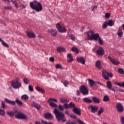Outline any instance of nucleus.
I'll return each mask as SVG.
<instances>
[{"label":"nucleus","mask_w":124,"mask_h":124,"mask_svg":"<svg viewBox=\"0 0 124 124\" xmlns=\"http://www.w3.org/2000/svg\"><path fill=\"white\" fill-rule=\"evenodd\" d=\"M30 7L31 9L35 10L36 12H40L43 10L42 4L40 2H37L36 0H34L33 2H30Z\"/></svg>","instance_id":"f257e3e1"},{"label":"nucleus","mask_w":124,"mask_h":124,"mask_svg":"<svg viewBox=\"0 0 124 124\" xmlns=\"http://www.w3.org/2000/svg\"><path fill=\"white\" fill-rule=\"evenodd\" d=\"M54 113L56 116V119H57L58 121L61 120L63 123L66 121V120H65V117H64V114L60 111L59 109L55 108L54 111Z\"/></svg>","instance_id":"f03ea898"},{"label":"nucleus","mask_w":124,"mask_h":124,"mask_svg":"<svg viewBox=\"0 0 124 124\" xmlns=\"http://www.w3.org/2000/svg\"><path fill=\"white\" fill-rule=\"evenodd\" d=\"M4 101L5 102H6V103H8L9 104H12V105H15L16 103H17V104L19 106L23 105V102L19 100L18 98L16 99V101H12L7 98H5L4 99Z\"/></svg>","instance_id":"7ed1b4c3"},{"label":"nucleus","mask_w":124,"mask_h":124,"mask_svg":"<svg viewBox=\"0 0 124 124\" xmlns=\"http://www.w3.org/2000/svg\"><path fill=\"white\" fill-rule=\"evenodd\" d=\"M11 84L14 89H20L22 87V84L19 82L17 79L12 80Z\"/></svg>","instance_id":"20e7f679"},{"label":"nucleus","mask_w":124,"mask_h":124,"mask_svg":"<svg viewBox=\"0 0 124 124\" xmlns=\"http://www.w3.org/2000/svg\"><path fill=\"white\" fill-rule=\"evenodd\" d=\"M15 113L17 114V115H16V119H22L23 120L28 119V117L24 113L20 112L19 110H16Z\"/></svg>","instance_id":"39448f33"},{"label":"nucleus","mask_w":124,"mask_h":124,"mask_svg":"<svg viewBox=\"0 0 124 124\" xmlns=\"http://www.w3.org/2000/svg\"><path fill=\"white\" fill-rule=\"evenodd\" d=\"M56 27L60 32H66V28H65V27H64V26H63L61 23H58L56 24Z\"/></svg>","instance_id":"423d86ee"},{"label":"nucleus","mask_w":124,"mask_h":124,"mask_svg":"<svg viewBox=\"0 0 124 124\" xmlns=\"http://www.w3.org/2000/svg\"><path fill=\"white\" fill-rule=\"evenodd\" d=\"M79 89L81 93H82L83 95H87L89 94V89L86 86L82 85Z\"/></svg>","instance_id":"0eeeda50"},{"label":"nucleus","mask_w":124,"mask_h":124,"mask_svg":"<svg viewBox=\"0 0 124 124\" xmlns=\"http://www.w3.org/2000/svg\"><path fill=\"white\" fill-rule=\"evenodd\" d=\"M88 108L90 110V112L93 114H95V113H96L98 111V106H97L91 105L88 107Z\"/></svg>","instance_id":"6e6552de"},{"label":"nucleus","mask_w":124,"mask_h":124,"mask_svg":"<svg viewBox=\"0 0 124 124\" xmlns=\"http://www.w3.org/2000/svg\"><path fill=\"white\" fill-rule=\"evenodd\" d=\"M102 72L104 78H108L109 77L112 78L113 77V74L112 73H108L106 70H103Z\"/></svg>","instance_id":"1a4fd4ad"},{"label":"nucleus","mask_w":124,"mask_h":124,"mask_svg":"<svg viewBox=\"0 0 124 124\" xmlns=\"http://www.w3.org/2000/svg\"><path fill=\"white\" fill-rule=\"evenodd\" d=\"M108 59L112 63H113V64H115V65H118V64H120V62L115 59H113L110 56H108Z\"/></svg>","instance_id":"9d476101"},{"label":"nucleus","mask_w":124,"mask_h":124,"mask_svg":"<svg viewBox=\"0 0 124 124\" xmlns=\"http://www.w3.org/2000/svg\"><path fill=\"white\" fill-rule=\"evenodd\" d=\"M116 109L120 113L124 111V107H123V105L121 103H118L116 104Z\"/></svg>","instance_id":"9b49d317"},{"label":"nucleus","mask_w":124,"mask_h":124,"mask_svg":"<svg viewBox=\"0 0 124 124\" xmlns=\"http://www.w3.org/2000/svg\"><path fill=\"white\" fill-rule=\"evenodd\" d=\"M48 31L50 35L53 37H55V36H56L57 34H58V31L56 29H50Z\"/></svg>","instance_id":"f8f14e48"},{"label":"nucleus","mask_w":124,"mask_h":124,"mask_svg":"<svg viewBox=\"0 0 124 124\" xmlns=\"http://www.w3.org/2000/svg\"><path fill=\"white\" fill-rule=\"evenodd\" d=\"M96 53L97 55H99L100 56H103L104 55V49L102 47H100L98 50L96 51Z\"/></svg>","instance_id":"ddd939ff"},{"label":"nucleus","mask_w":124,"mask_h":124,"mask_svg":"<svg viewBox=\"0 0 124 124\" xmlns=\"http://www.w3.org/2000/svg\"><path fill=\"white\" fill-rule=\"evenodd\" d=\"M27 34L28 37H30L31 38H34V37H35V34H34V33H33L31 31H27Z\"/></svg>","instance_id":"4468645a"},{"label":"nucleus","mask_w":124,"mask_h":124,"mask_svg":"<svg viewBox=\"0 0 124 124\" xmlns=\"http://www.w3.org/2000/svg\"><path fill=\"white\" fill-rule=\"evenodd\" d=\"M74 112L78 116H81V109L78 108H73Z\"/></svg>","instance_id":"2eb2a0df"},{"label":"nucleus","mask_w":124,"mask_h":124,"mask_svg":"<svg viewBox=\"0 0 124 124\" xmlns=\"http://www.w3.org/2000/svg\"><path fill=\"white\" fill-rule=\"evenodd\" d=\"M94 33V32L93 31H90L88 32V38L89 40H92V38H93V36Z\"/></svg>","instance_id":"dca6fc26"},{"label":"nucleus","mask_w":124,"mask_h":124,"mask_svg":"<svg viewBox=\"0 0 124 124\" xmlns=\"http://www.w3.org/2000/svg\"><path fill=\"white\" fill-rule=\"evenodd\" d=\"M77 61L78 62H80L82 63V64H85L86 63V61H85V59L84 58L80 57L77 58Z\"/></svg>","instance_id":"f3484780"},{"label":"nucleus","mask_w":124,"mask_h":124,"mask_svg":"<svg viewBox=\"0 0 124 124\" xmlns=\"http://www.w3.org/2000/svg\"><path fill=\"white\" fill-rule=\"evenodd\" d=\"M95 67L98 68V69H101L102 66H101V62L100 61H97L95 62Z\"/></svg>","instance_id":"a211bd4d"},{"label":"nucleus","mask_w":124,"mask_h":124,"mask_svg":"<svg viewBox=\"0 0 124 124\" xmlns=\"http://www.w3.org/2000/svg\"><path fill=\"white\" fill-rule=\"evenodd\" d=\"M31 106L32 107H35V108H36L37 110H39L40 109L41 106H40V105L37 104L36 103L33 102L31 104Z\"/></svg>","instance_id":"6ab92c4d"},{"label":"nucleus","mask_w":124,"mask_h":124,"mask_svg":"<svg viewBox=\"0 0 124 124\" xmlns=\"http://www.w3.org/2000/svg\"><path fill=\"white\" fill-rule=\"evenodd\" d=\"M99 34L98 33H94L93 34V36H92V40L93 39H94V40H95V41H97L98 39L100 38Z\"/></svg>","instance_id":"aec40b11"},{"label":"nucleus","mask_w":124,"mask_h":124,"mask_svg":"<svg viewBox=\"0 0 124 124\" xmlns=\"http://www.w3.org/2000/svg\"><path fill=\"white\" fill-rule=\"evenodd\" d=\"M45 117L47 120H50V119H53V115L50 113H47L45 114Z\"/></svg>","instance_id":"412c9836"},{"label":"nucleus","mask_w":124,"mask_h":124,"mask_svg":"<svg viewBox=\"0 0 124 124\" xmlns=\"http://www.w3.org/2000/svg\"><path fill=\"white\" fill-rule=\"evenodd\" d=\"M92 100L94 103H100V99L98 97H93Z\"/></svg>","instance_id":"4be33fe9"},{"label":"nucleus","mask_w":124,"mask_h":124,"mask_svg":"<svg viewBox=\"0 0 124 124\" xmlns=\"http://www.w3.org/2000/svg\"><path fill=\"white\" fill-rule=\"evenodd\" d=\"M0 42H1L2 45L4 46V47H6V48H9V46L3 41L1 38H0Z\"/></svg>","instance_id":"5701e85b"},{"label":"nucleus","mask_w":124,"mask_h":124,"mask_svg":"<svg viewBox=\"0 0 124 124\" xmlns=\"http://www.w3.org/2000/svg\"><path fill=\"white\" fill-rule=\"evenodd\" d=\"M67 58L69 59V60H68V62H73V57H72V55H71V54H68Z\"/></svg>","instance_id":"b1692460"},{"label":"nucleus","mask_w":124,"mask_h":124,"mask_svg":"<svg viewBox=\"0 0 124 124\" xmlns=\"http://www.w3.org/2000/svg\"><path fill=\"white\" fill-rule=\"evenodd\" d=\"M57 52H58L59 53H62V52H64V51H65V49L64 48V47L59 46L57 47Z\"/></svg>","instance_id":"393cba45"},{"label":"nucleus","mask_w":124,"mask_h":124,"mask_svg":"<svg viewBox=\"0 0 124 124\" xmlns=\"http://www.w3.org/2000/svg\"><path fill=\"white\" fill-rule=\"evenodd\" d=\"M35 89L36 90V91H37L38 92H39L40 93H45V91H44V90L38 86H37V87H35Z\"/></svg>","instance_id":"a878e982"},{"label":"nucleus","mask_w":124,"mask_h":124,"mask_svg":"<svg viewBox=\"0 0 124 124\" xmlns=\"http://www.w3.org/2000/svg\"><path fill=\"white\" fill-rule=\"evenodd\" d=\"M49 102H58V100L54 98H50L47 100V103H49Z\"/></svg>","instance_id":"bb28decb"},{"label":"nucleus","mask_w":124,"mask_h":124,"mask_svg":"<svg viewBox=\"0 0 124 124\" xmlns=\"http://www.w3.org/2000/svg\"><path fill=\"white\" fill-rule=\"evenodd\" d=\"M48 103L50 107H54V108L58 107V105H57L56 104H55V103L53 102H49Z\"/></svg>","instance_id":"cd10ccee"},{"label":"nucleus","mask_w":124,"mask_h":124,"mask_svg":"<svg viewBox=\"0 0 124 124\" xmlns=\"http://www.w3.org/2000/svg\"><path fill=\"white\" fill-rule=\"evenodd\" d=\"M83 101H84V102H86V103H92L93 101L89 98H84Z\"/></svg>","instance_id":"c85d7f7f"},{"label":"nucleus","mask_w":124,"mask_h":124,"mask_svg":"<svg viewBox=\"0 0 124 124\" xmlns=\"http://www.w3.org/2000/svg\"><path fill=\"white\" fill-rule=\"evenodd\" d=\"M107 86L108 90H111V89H112V83L111 82H110V81H108L107 82Z\"/></svg>","instance_id":"c756f323"},{"label":"nucleus","mask_w":124,"mask_h":124,"mask_svg":"<svg viewBox=\"0 0 124 124\" xmlns=\"http://www.w3.org/2000/svg\"><path fill=\"white\" fill-rule=\"evenodd\" d=\"M107 23L109 27H113V26H114V21L112 20H108Z\"/></svg>","instance_id":"7c9ffc66"},{"label":"nucleus","mask_w":124,"mask_h":124,"mask_svg":"<svg viewBox=\"0 0 124 124\" xmlns=\"http://www.w3.org/2000/svg\"><path fill=\"white\" fill-rule=\"evenodd\" d=\"M117 34L118 36H120V37H122L123 34V31L121 29H119L117 32Z\"/></svg>","instance_id":"2f4dec72"},{"label":"nucleus","mask_w":124,"mask_h":124,"mask_svg":"<svg viewBox=\"0 0 124 124\" xmlns=\"http://www.w3.org/2000/svg\"><path fill=\"white\" fill-rule=\"evenodd\" d=\"M89 81V84L91 87H93V85H94V83H95L93 80L92 79H89L88 80Z\"/></svg>","instance_id":"473e14b6"},{"label":"nucleus","mask_w":124,"mask_h":124,"mask_svg":"<svg viewBox=\"0 0 124 124\" xmlns=\"http://www.w3.org/2000/svg\"><path fill=\"white\" fill-rule=\"evenodd\" d=\"M103 112H104V108H102V107L100 108L98 112V115L99 116H100V115H101V114H102V113H103Z\"/></svg>","instance_id":"72a5a7b5"},{"label":"nucleus","mask_w":124,"mask_h":124,"mask_svg":"<svg viewBox=\"0 0 124 124\" xmlns=\"http://www.w3.org/2000/svg\"><path fill=\"white\" fill-rule=\"evenodd\" d=\"M116 85L119 86V87H121L124 88V82H115Z\"/></svg>","instance_id":"f704fd0d"},{"label":"nucleus","mask_w":124,"mask_h":124,"mask_svg":"<svg viewBox=\"0 0 124 124\" xmlns=\"http://www.w3.org/2000/svg\"><path fill=\"white\" fill-rule=\"evenodd\" d=\"M6 114L7 115H8V116H9L10 117H12V116H14V114H15V112L12 111H7Z\"/></svg>","instance_id":"c9c22d12"},{"label":"nucleus","mask_w":124,"mask_h":124,"mask_svg":"<svg viewBox=\"0 0 124 124\" xmlns=\"http://www.w3.org/2000/svg\"><path fill=\"white\" fill-rule=\"evenodd\" d=\"M61 102H62V103H67V102H69V101L66 99H64L63 98H62L61 99V100H60Z\"/></svg>","instance_id":"e433bc0d"},{"label":"nucleus","mask_w":124,"mask_h":124,"mask_svg":"<svg viewBox=\"0 0 124 124\" xmlns=\"http://www.w3.org/2000/svg\"><path fill=\"white\" fill-rule=\"evenodd\" d=\"M103 100V101H109L110 98H109V96L105 95Z\"/></svg>","instance_id":"4c0bfd02"},{"label":"nucleus","mask_w":124,"mask_h":124,"mask_svg":"<svg viewBox=\"0 0 124 124\" xmlns=\"http://www.w3.org/2000/svg\"><path fill=\"white\" fill-rule=\"evenodd\" d=\"M5 111L4 110L0 108V116H5Z\"/></svg>","instance_id":"58836bf2"},{"label":"nucleus","mask_w":124,"mask_h":124,"mask_svg":"<svg viewBox=\"0 0 124 124\" xmlns=\"http://www.w3.org/2000/svg\"><path fill=\"white\" fill-rule=\"evenodd\" d=\"M23 81L24 84H26V85H28V84L30 83V80L28 78H24L23 79Z\"/></svg>","instance_id":"ea45409f"},{"label":"nucleus","mask_w":124,"mask_h":124,"mask_svg":"<svg viewBox=\"0 0 124 124\" xmlns=\"http://www.w3.org/2000/svg\"><path fill=\"white\" fill-rule=\"evenodd\" d=\"M71 50L73 51V52H76L77 54H79V50H78V48L76 47H72Z\"/></svg>","instance_id":"a19ab883"},{"label":"nucleus","mask_w":124,"mask_h":124,"mask_svg":"<svg viewBox=\"0 0 124 124\" xmlns=\"http://www.w3.org/2000/svg\"><path fill=\"white\" fill-rule=\"evenodd\" d=\"M1 108H2V109H5V108H7V105H5V103H4V102H2Z\"/></svg>","instance_id":"79ce46f5"},{"label":"nucleus","mask_w":124,"mask_h":124,"mask_svg":"<svg viewBox=\"0 0 124 124\" xmlns=\"http://www.w3.org/2000/svg\"><path fill=\"white\" fill-rule=\"evenodd\" d=\"M68 36L70 37L71 40H75V39H76V37H75V36L73 34H69Z\"/></svg>","instance_id":"37998d69"},{"label":"nucleus","mask_w":124,"mask_h":124,"mask_svg":"<svg viewBox=\"0 0 124 124\" xmlns=\"http://www.w3.org/2000/svg\"><path fill=\"white\" fill-rule=\"evenodd\" d=\"M58 108L59 110H60V111H63V110H64V107L62 105H59L58 106Z\"/></svg>","instance_id":"c03bdc74"},{"label":"nucleus","mask_w":124,"mask_h":124,"mask_svg":"<svg viewBox=\"0 0 124 124\" xmlns=\"http://www.w3.org/2000/svg\"><path fill=\"white\" fill-rule=\"evenodd\" d=\"M103 29H107V27H108V23L107 22H105L103 24Z\"/></svg>","instance_id":"a18cd8bd"},{"label":"nucleus","mask_w":124,"mask_h":124,"mask_svg":"<svg viewBox=\"0 0 124 124\" xmlns=\"http://www.w3.org/2000/svg\"><path fill=\"white\" fill-rule=\"evenodd\" d=\"M98 43L100 44V45H103V40L101 39V38L100 37L98 39Z\"/></svg>","instance_id":"49530a36"},{"label":"nucleus","mask_w":124,"mask_h":124,"mask_svg":"<svg viewBox=\"0 0 124 124\" xmlns=\"http://www.w3.org/2000/svg\"><path fill=\"white\" fill-rule=\"evenodd\" d=\"M21 98H22V99H28L29 98V96H28V95H27V94H24L21 96Z\"/></svg>","instance_id":"de8ad7c7"},{"label":"nucleus","mask_w":124,"mask_h":124,"mask_svg":"<svg viewBox=\"0 0 124 124\" xmlns=\"http://www.w3.org/2000/svg\"><path fill=\"white\" fill-rule=\"evenodd\" d=\"M63 107L65 109H69V104L66 103L63 105Z\"/></svg>","instance_id":"09e8293b"},{"label":"nucleus","mask_w":124,"mask_h":124,"mask_svg":"<svg viewBox=\"0 0 124 124\" xmlns=\"http://www.w3.org/2000/svg\"><path fill=\"white\" fill-rule=\"evenodd\" d=\"M69 108H73V107H75V105L72 102H70L69 104Z\"/></svg>","instance_id":"8fccbe9b"},{"label":"nucleus","mask_w":124,"mask_h":124,"mask_svg":"<svg viewBox=\"0 0 124 124\" xmlns=\"http://www.w3.org/2000/svg\"><path fill=\"white\" fill-rule=\"evenodd\" d=\"M118 72H119V73H120L121 74H124V69H123L122 68H120L118 69Z\"/></svg>","instance_id":"3c124183"},{"label":"nucleus","mask_w":124,"mask_h":124,"mask_svg":"<svg viewBox=\"0 0 124 124\" xmlns=\"http://www.w3.org/2000/svg\"><path fill=\"white\" fill-rule=\"evenodd\" d=\"M4 9H5L6 10H11V9H12V6H5L4 7Z\"/></svg>","instance_id":"603ef678"},{"label":"nucleus","mask_w":124,"mask_h":124,"mask_svg":"<svg viewBox=\"0 0 124 124\" xmlns=\"http://www.w3.org/2000/svg\"><path fill=\"white\" fill-rule=\"evenodd\" d=\"M29 90L30 92H33V88H32V86L31 85L29 86Z\"/></svg>","instance_id":"864d4df0"},{"label":"nucleus","mask_w":124,"mask_h":124,"mask_svg":"<svg viewBox=\"0 0 124 124\" xmlns=\"http://www.w3.org/2000/svg\"><path fill=\"white\" fill-rule=\"evenodd\" d=\"M50 62H55V58L53 57H51L49 58Z\"/></svg>","instance_id":"5fc2aeb1"},{"label":"nucleus","mask_w":124,"mask_h":124,"mask_svg":"<svg viewBox=\"0 0 124 124\" xmlns=\"http://www.w3.org/2000/svg\"><path fill=\"white\" fill-rule=\"evenodd\" d=\"M56 68H62V65L61 64H57L56 65Z\"/></svg>","instance_id":"6e6d98bb"},{"label":"nucleus","mask_w":124,"mask_h":124,"mask_svg":"<svg viewBox=\"0 0 124 124\" xmlns=\"http://www.w3.org/2000/svg\"><path fill=\"white\" fill-rule=\"evenodd\" d=\"M19 7L21 8V9H24L26 8V6L24 4H20Z\"/></svg>","instance_id":"4d7b16f0"},{"label":"nucleus","mask_w":124,"mask_h":124,"mask_svg":"<svg viewBox=\"0 0 124 124\" xmlns=\"http://www.w3.org/2000/svg\"><path fill=\"white\" fill-rule=\"evenodd\" d=\"M117 89H118L117 87H113L112 88H111V89H109V90H110L111 91H112V92H116V90H117Z\"/></svg>","instance_id":"13d9d810"},{"label":"nucleus","mask_w":124,"mask_h":124,"mask_svg":"<svg viewBox=\"0 0 124 124\" xmlns=\"http://www.w3.org/2000/svg\"><path fill=\"white\" fill-rule=\"evenodd\" d=\"M105 17L106 18H107V19H108V18H110V14L109 13L105 14Z\"/></svg>","instance_id":"bf43d9fd"},{"label":"nucleus","mask_w":124,"mask_h":124,"mask_svg":"<svg viewBox=\"0 0 124 124\" xmlns=\"http://www.w3.org/2000/svg\"><path fill=\"white\" fill-rule=\"evenodd\" d=\"M63 85L64 86H65V87H67V86H68V81H65L63 83Z\"/></svg>","instance_id":"052dcab7"},{"label":"nucleus","mask_w":124,"mask_h":124,"mask_svg":"<svg viewBox=\"0 0 124 124\" xmlns=\"http://www.w3.org/2000/svg\"><path fill=\"white\" fill-rule=\"evenodd\" d=\"M121 122L122 124H124V117H122L120 119Z\"/></svg>","instance_id":"680f3d73"},{"label":"nucleus","mask_w":124,"mask_h":124,"mask_svg":"<svg viewBox=\"0 0 124 124\" xmlns=\"http://www.w3.org/2000/svg\"><path fill=\"white\" fill-rule=\"evenodd\" d=\"M69 117H70V118H72V119H76V116L73 114L70 115Z\"/></svg>","instance_id":"e2e57ef3"},{"label":"nucleus","mask_w":124,"mask_h":124,"mask_svg":"<svg viewBox=\"0 0 124 124\" xmlns=\"http://www.w3.org/2000/svg\"><path fill=\"white\" fill-rule=\"evenodd\" d=\"M97 6H94L92 8V11H93V12H94V10H96V9H97Z\"/></svg>","instance_id":"0e129e2a"},{"label":"nucleus","mask_w":124,"mask_h":124,"mask_svg":"<svg viewBox=\"0 0 124 124\" xmlns=\"http://www.w3.org/2000/svg\"><path fill=\"white\" fill-rule=\"evenodd\" d=\"M65 114H66V115H68L69 117L70 116V114H69V110H66L65 112Z\"/></svg>","instance_id":"69168bd1"},{"label":"nucleus","mask_w":124,"mask_h":124,"mask_svg":"<svg viewBox=\"0 0 124 124\" xmlns=\"http://www.w3.org/2000/svg\"><path fill=\"white\" fill-rule=\"evenodd\" d=\"M11 2H12L13 4H16L17 3V1L12 0Z\"/></svg>","instance_id":"338daca9"},{"label":"nucleus","mask_w":124,"mask_h":124,"mask_svg":"<svg viewBox=\"0 0 124 124\" xmlns=\"http://www.w3.org/2000/svg\"><path fill=\"white\" fill-rule=\"evenodd\" d=\"M34 124H41V123H40L38 121H35L34 123Z\"/></svg>","instance_id":"774afa93"}]
</instances>
